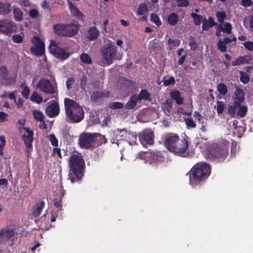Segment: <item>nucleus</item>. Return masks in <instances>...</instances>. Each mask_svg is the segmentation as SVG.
I'll list each match as a JSON object with an SVG mask.
<instances>
[{"label": "nucleus", "mask_w": 253, "mask_h": 253, "mask_svg": "<svg viewBox=\"0 0 253 253\" xmlns=\"http://www.w3.org/2000/svg\"><path fill=\"white\" fill-rule=\"evenodd\" d=\"M65 113L69 121L78 123L84 118V112L82 107L75 101L70 98L64 99Z\"/></svg>", "instance_id": "3"}, {"label": "nucleus", "mask_w": 253, "mask_h": 253, "mask_svg": "<svg viewBox=\"0 0 253 253\" xmlns=\"http://www.w3.org/2000/svg\"><path fill=\"white\" fill-rule=\"evenodd\" d=\"M245 47L249 51H253V42L248 41L244 43Z\"/></svg>", "instance_id": "64"}, {"label": "nucleus", "mask_w": 253, "mask_h": 253, "mask_svg": "<svg viewBox=\"0 0 253 253\" xmlns=\"http://www.w3.org/2000/svg\"><path fill=\"white\" fill-rule=\"evenodd\" d=\"M87 84V77L84 75L81 77L80 80V86L83 89H85Z\"/></svg>", "instance_id": "57"}, {"label": "nucleus", "mask_w": 253, "mask_h": 253, "mask_svg": "<svg viewBox=\"0 0 253 253\" xmlns=\"http://www.w3.org/2000/svg\"><path fill=\"white\" fill-rule=\"evenodd\" d=\"M75 82L74 78L70 77L67 79L66 82V84L68 89H70L72 87L73 84Z\"/></svg>", "instance_id": "61"}, {"label": "nucleus", "mask_w": 253, "mask_h": 253, "mask_svg": "<svg viewBox=\"0 0 253 253\" xmlns=\"http://www.w3.org/2000/svg\"><path fill=\"white\" fill-rule=\"evenodd\" d=\"M164 144L169 151L181 157L185 156L189 147L185 138L180 139L177 134L173 133L166 134Z\"/></svg>", "instance_id": "1"}, {"label": "nucleus", "mask_w": 253, "mask_h": 253, "mask_svg": "<svg viewBox=\"0 0 253 253\" xmlns=\"http://www.w3.org/2000/svg\"><path fill=\"white\" fill-rule=\"evenodd\" d=\"M14 231L12 229H3L0 230V244H3L7 241H9L10 238L13 236Z\"/></svg>", "instance_id": "16"}, {"label": "nucleus", "mask_w": 253, "mask_h": 253, "mask_svg": "<svg viewBox=\"0 0 253 253\" xmlns=\"http://www.w3.org/2000/svg\"><path fill=\"white\" fill-rule=\"evenodd\" d=\"M234 87L236 88L234 92V101H236L240 104L245 100V93L243 89L239 87L236 84H234Z\"/></svg>", "instance_id": "18"}, {"label": "nucleus", "mask_w": 253, "mask_h": 253, "mask_svg": "<svg viewBox=\"0 0 253 253\" xmlns=\"http://www.w3.org/2000/svg\"><path fill=\"white\" fill-rule=\"evenodd\" d=\"M68 4L72 16L77 17L79 19H84V15L77 7L74 6L69 0H68Z\"/></svg>", "instance_id": "19"}, {"label": "nucleus", "mask_w": 253, "mask_h": 253, "mask_svg": "<svg viewBox=\"0 0 253 253\" xmlns=\"http://www.w3.org/2000/svg\"><path fill=\"white\" fill-rule=\"evenodd\" d=\"M228 154V145L224 143H218L211 149L208 157L212 161L223 162Z\"/></svg>", "instance_id": "6"}, {"label": "nucleus", "mask_w": 253, "mask_h": 253, "mask_svg": "<svg viewBox=\"0 0 253 253\" xmlns=\"http://www.w3.org/2000/svg\"><path fill=\"white\" fill-rule=\"evenodd\" d=\"M170 98L175 101L178 105H182L184 103V99L181 95L180 92L178 90H172L169 92Z\"/></svg>", "instance_id": "20"}, {"label": "nucleus", "mask_w": 253, "mask_h": 253, "mask_svg": "<svg viewBox=\"0 0 253 253\" xmlns=\"http://www.w3.org/2000/svg\"><path fill=\"white\" fill-rule=\"evenodd\" d=\"M158 154L151 152H143L140 153L139 156L141 159L146 161H156L157 160Z\"/></svg>", "instance_id": "21"}, {"label": "nucleus", "mask_w": 253, "mask_h": 253, "mask_svg": "<svg viewBox=\"0 0 253 253\" xmlns=\"http://www.w3.org/2000/svg\"><path fill=\"white\" fill-rule=\"evenodd\" d=\"M217 89L219 93L222 95H225L227 93V87L223 83H219L218 84Z\"/></svg>", "instance_id": "41"}, {"label": "nucleus", "mask_w": 253, "mask_h": 253, "mask_svg": "<svg viewBox=\"0 0 253 253\" xmlns=\"http://www.w3.org/2000/svg\"><path fill=\"white\" fill-rule=\"evenodd\" d=\"M136 140L137 134L135 132L127 131L126 136L125 140L126 142H127L130 145H132L136 142Z\"/></svg>", "instance_id": "28"}, {"label": "nucleus", "mask_w": 253, "mask_h": 253, "mask_svg": "<svg viewBox=\"0 0 253 253\" xmlns=\"http://www.w3.org/2000/svg\"><path fill=\"white\" fill-rule=\"evenodd\" d=\"M94 135V143L95 147L106 144L107 142V139L106 137L99 133H93Z\"/></svg>", "instance_id": "24"}, {"label": "nucleus", "mask_w": 253, "mask_h": 253, "mask_svg": "<svg viewBox=\"0 0 253 253\" xmlns=\"http://www.w3.org/2000/svg\"><path fill=\"white\" fill-rule=\"evenodd\" d=\"M37 87L46 94L51 95L55 94V97L57 96L58 89L57 86L52 84L47 79L41 78L37 85Z\"/></svg>", "instance_id": "8"}, {"label": "nucleus", "mask_w": 253, "mask_h": 253, "mask_svg": "<svg viewBox=\"0 0 253 253\" xmlns=\"http://www.w3.org/2000/svg\"><path fill=\"white\" fill-rule=\"evenodd\" d=\"M127 130L126 129H119L113 131L111 133V142L119 145V141L125 140L126 136Z\"/></svg>", "instance_id": "13"}, {"label": "nucleus", "mask_w": 253, "mask_h": 253, "mask_svg": "<svg viewBox=\"0 0 253 253\" xmlns=\"http://www.w3.org/2000/svg\"><path fill=\"white\" fill-rule=\"evenodd\" d=\"M239 106L237 111V115L240 118H243L246 115L248 108L247 106L242 105L241 103H240Z\"/></svg>", "instance_id": "32"}, {"label": "nucleus", "mask_w": 253, "mask_h": 253, "mask_svg": "<svg viewBox=\"0 0 253 253\" xmlns=\"http://www.w3.org/2000/svg\"><path fill=\"white\" fill-rule=\"evenodd\" d=\"M151 20L152 22L154 23L157 26H160L162 25V22L159 16L156 14H151Z\"/></svg>", "instance_id": "51"}, {"label": "nucleus", "mask_w": 253, "mask_h": 253, "mask_svg": "<svg viewBox=\"0 0 253 253\" xmlns=\"http://www.w3.org/2000/svg\"><path fill=\"white\" fill-rule=\"evenodd\" d=\"M223 24V27L222 26V24H219L220 30L226 34H231L232 29V25L229 22H226Z\"/></svg>", "instance_id": "37"}, {"label": "nucleus", "mask_w": 253, "mask_h": 253, "mask_svg": "<svg viewBox=\"0 0 253 253\" xmlns=\"http://www.w3.org/2000/svg\"><path fill=\"white\" fill-rule=\"evenodd\" d=\"M13 15L16 21H21L23 20V14L19 8H16L13 9Z\"/></svg>", "instance_id": "40"}, {"label": "nucleus", "mask_w": 253, "mask_h": 253, "mask_svg": "<svg viewBox=\"0 0 253 253\" xmlns=\"http://www.w3.org/2000/svg\"><path fill=\"white\" fill-rule=\"evenodd\" d=\"M117 52V47L112 43H108L102 48L101 54L108 65L111 64L116 58Z\"/></svg>", "instance_id": "9"}, {"label": "nucleus", "mask_w": 253, "mask_h": 253, "mask_svg": "<svg viewBox=\"0 0 253 253\" xmlns=\"http://www.w3.org/2000/svg\"><path fill=\"white\" fill-rule=\"evenodd\" d=\"M239 104L236 101H234L233 105L229 106L228 108V113L231 117H235L236 110L238 109Z\"/></svg>", "instance_id": "33"}, {"label": "nucleus", "mask_w": 253, "mask_h": 253, "mask_svg": "<svg viewBox=\"0 0 253 253\" xmlns=\"http://www.w3.org/2000/svg\"><path fill=\"white\" fill-rule=\"evenodd\" d=\"M80 30V24L78 23L67 24L57 23L53 26L54 33L59 36L71 38L75 36Z\"/></svg>", "instance_id": "5"}, {"label": "nucleus", "mask_w": 253, "mask_h": 253, "mask_svg": "<svg viewBox=\"0 0 253 253\" xmlns=\"http://www.w3.org/2000/svg\"><path fill=\"white\" fill-rule=\"evenodd\" d=\"M15 24L11 21H0V32L7 35L13 32L15 29Z\"/></svg>", "instance_id": "14"}, {"label": "nucleus", "mask_w": 253, "mask_h": 253, "mask_svg": "<svg viewBox=\"0 0 253 253\" xmlns=\"http://www.w3.org/2000/svg\"><path fill=\"white\" fill-rule=\"evenodd\" d=\"M216 104H217V106H216V108L217 113L218 114H221L224 111V110L225 108V105H224L223 102H222L221 101H217ZM214 107L215 108V106Z\"/></svg>", "instance_id": "48"}, {"label": "nucleus", "mask_w": 253, "mask_h": 253, "mask_svg": "<svg viewBox=\"0 0 253 253\" xmlns=\"http://www.w3.org/2000/svg\"><path fill=\"white\" fill-rule=\"evenodd\" d=\"M42 100V97L37 92H34L31 97V100L32 101H34L38 103H40Z\"/></svg>", "instance_id": "52"}, {"label": "nucleus", "mask_w": 253, "mask_h": 253, "mask_svg": "<svg viewBox=\"0 0 253 253\" xmlns=\"http://www.w3.org/2000/svg\"><path fill=\"white\" fill-rule=\"evenodd\" d=\"M44 202L42 201L33 208L32 214L34 217H38L39 216L44 208Z\"/></svg>", "instance_id": "25"}, {"label": "nucleus", "mask_w": 253, "mask_h": 253, "mask_svg": "<svg viewBox=\"0 0 253 253\" xmlns=\"http://www.w3.org/2000/svg\"><path fill=\"white\" fill-rule=\"evenodd\" d=\"M33 114L36 120L44 122L43 118L44 116L41 111L37 110H34L33 111Z\"/></svg>", "instance_id": "39"}, {"label": "nucleus", "mask_w": 253, "mask_h": 253, "mask_svg": "<svg viewBox=\"0 0 253 253\" xmlns=\"http://www.w3.org/2000/svg\"><path fill=\"white\" fill-rule=\"evenodd\" d=\"M24 35L22 36L20 34L13 35L12 36V40L15 43H20L23 41Z\"/></svg>", "instance_id": "53"}, {"label": "nucleus", "mask_w": 253, "mask_h": 253, "mask_svg": "<svg viewBox=\"0 0 253 253\" xmlns=\"http://www.w3.org/2000/svg\"><path fill=\"white\" fill-rule=\"evenodd\" d=\"M211 167L206 163H197L186 175L189 174L190 184L194 186L207 179L211 173Z\"/></svg>", "instance_id": "2"}, {"label": "nucleus", "mask_w": 253, "mask_h": 253, "mask_svg": "<svg viewBox=\"0 0 253 253\" xmlns=\"http://www.w3.org/2000/svg\"><path fill=\"white\" fill-rule=\"evenodd\" d=\"M29 14L31 18H36L38 17L39 13L37 9H32L29 10Z\"/></svg>", "instance_id": "62"}, {"label": "nucleus", "mask_w": 253, "mask_h": 253, "mask_svg": "<svg viewBox=\"0 0 253 253\" xmlns=\"http://www.w3.org/2000/svg\"><path fill=\"white\" fill-rule=\"evenodd\" d=\"M81 61L84 64H90L92 63L90 57L86 53H83L80 55Z\"/></svg>", "instance_id": "42"}, {"label": "nucleus", "mask_w": 253, "mask_h": 253, "mask_svg": "<svg viewBox=\"0 0 253 253\" xmlns=\"http://www.w3.org/2000/svg\"><path fill=\"white\" fill-rule=\"evenodd\" d=\"M148 11V7L146 3H142L139 4L138 9V15H143Z\"/></svg>", "instance_id": "45"}, {"label": "nucleus", "mask_w": 253, "mask_h": 253, "mask_svg": "<svg viewBox=\"0 0 253 253\" xmlns=\"http://www.w3.org/2000/svg\"><path fill=\"white\" fill-rule=\"evenodd\" d=\"M24 130L26 133L22 135V139L24 142L26 150L28 153H30L32 150V142L34 138V132L29 127L24 128Z\"/></svg>", "instance_id": "12"}, {"label": "nucleus", "mask_w": 253, "mask_h": 253, "mask_svg": "<svg viewBox=\"0 0 253 253\" xmlns=\"http://www.w3.org/2000/svg\"><path fill=\"white\" fill-rule=\"evenodd\" d=\"M48 138L52 146L55 147L58 146V141L54 134H50Z\"/></svg>", "instance_id": "55"}, {"label": "nucleus", "mask_w": 253, "mask_h": 253, "mask_svg": "<svg viewBox=\"0 0 253 253\" xmlns=\"http://www.w3.org/2000/svg\"><path fill=\"white\" fill-rule=\"evenodd\" d=\"M69 167L70 172H72L76 178L70 176L71 183L82 179L83 175L84 169L85 167V163L82 157L80 155L72 154L69 159Z\"/></svg>", "instance_id": "4"}, {"label": "nucleus", "mask_w": 253, "mask_h": 253, "mask_svg": "<svg viewBox=\"0 0 253 253\" xmlns=\"http://www.w3.org/2000/svg\"><path fill=\"white\" fill-rule=\"evenodd\" d=\"M172 102L169 99H166L162 105V109L166 114H169L171 112Z\"/></svg>", "instance_id": "27"}, {"label": "nucleus", "mask_w": 253, "mask_h": 253, "mask_svg": "<svg viewBox=\"0 0 253 253\" xmlns=\"http://www.w3.org/2000/svg\"><path fill=\"white\" fill-rule=\"evenodd\" d=\"M217 48L221 52H225L227 50L226 44L220 39L217 43Z\"/></svg>", "instance_id": "54"}, {"label": "nucleus", "mask_w": 253, "mask_h": 253, "mask_svg": "<svg viewBox=\"0 0 253 253\" xmlns=\"http://www.w3.org/2000/svg\"><path fill=\"white\" fill-rule=\"evenodd\" d=\"M180 43V40L169 38L168 40V47L169 50L172 49L175 47L178 46Z\"/></svg>", "instance_id": "36"}, {"label": "nucleus", "mask_w": 253, "mask_h": 253, "mask_svg": "<svg viewBox=\"0 0 253 253\" xmlns=\"http://www.w3.org/2000/svg\"><path fill=\"white\" fill-rule=\"evenodd\" d=\"M136 95V97L138 101H140L142 100H150V95L148 92V91L146 89H142L139 92V94H135Z\"/></svg>", "instance_id": "29"}, {"label": "nucleus", "mask_w": 253, "mask_h": 253, "mask_svg": "<svg viewBox=\"0 0 253 253\" xmlns=\"http://www.w3.org/2000/svg\"><path fill=\"white\" fill-rule=\"evenodd\" d=\"M94 133L85 132L81 134L79 143L81 148L90 149L95 148Z\"/></svg>", "instance_id": "10"}, {"label": "nucleus", "mask_w": 253, "mask_h": 253, "mask_svg": "<svg viewBox=\"0 0 253 253\" xmlns=\"http://www.w3.org/2000/svg\"><path fill=\"white\" fill-rule=\"evenodd\" d=\"M59 42H57L54 40H51L48 46L49 52L55 57L62 60L67 59L70 54L65 51L64 48L60 47Z\"/></svg>", "instance_id": "7"}, {"label": "nucleus", "mask_w": 253, "mask_h": 253, "mask_svg": "<svg viewBox=\"0 0 253 253\" xmlns=\"http://www.w3.org/2000/svg\"><path fill=\"white\" fill-rule=\"evenodd\" d=\"M185 123L187 126V127L195 128L196 126V123L194 122L192 118H188L185 119Z\"/></svg>", "instance_id": "50"}, {"label": "nucleus", "mask_w": 253, "mask_h": 253, "mask_svg": "<svg viewBox=\"0 0 253 253\" xmlns=\"http://www.w3.org/2000/svg\"><path fill=\"white\" fill-rule=\"evenodd\" d=\"M189 44L190 46L191 49L192 50H196L197 47V44L196 43V40L193 37H190L189 38Z\"/></svg>", "instance_id": "58"}, {"label": "nucleus", "mask_w": 253, "mask_h": 253, "mask_svg": "<svg viewBox=\"0 0 253 253\" xmlns=\"http://www.w3.org/2000/svg\"><path fill=\"white\" fill-rule=\"evenodd\" d=\"M109 108L112 109H122L124 107V103L120 102H114L109 104Z\"/></svg>", "instance_id": "49"}, {"label": "nucleus", "mask_w": 253, "mask_h": 253, "mask_svg": "<svg viewBox=\"0 0 253 253\" xmlns=\"http://www.w3.org/2000/svg\"><path fill=\"white\" fill-rule=\"evenodd\" d=\"M178 17L176 13L173 12L168 17V22L171 26H175L178 22Z\"/></svg>", "instance_id": "30"}, {"label": "nucleus", "mask_w": 253, "mask_h": 253, "mask_svg": "<svg viewBox=\"0 0 253 253\" xmlns=\"http://www.w3.org/2000/svg\"><path fill=\"white\" fill-rule=\"evenodd\" d=\"M163 82L164 85L166 86L173 85L175 83V79L173 77H171L168 79H166V77H164Z\"/></svg>", "instance_id": "47"}, {"label": "nucleus", "mask_w": 253, "mask_h": 253, "mask_svg": "<svg viewBox=\"0 0 253 253\" xmlns=\"http://www.w3.org/2000/svg\"><path fill=\"white\" fill-rule=\"evenodd\" d=\"M134 84L132 81L130 80L124 79L121 82L122 87L125 88V89H129L133 86Z\"/></svg>", "instance_id": "43"}, {"label": "nucleus", "mask_w": 253, "mask_h": 253, "mask_svg": "<svg viewBox=\"0 0 253 253\" xmlns=\"http://www.w3.org/2000/svg\"><path fill=\"white\" fill-rule=\"evenodd\" d=\"M59 105L58 103L55 101H53L50 105L48 106L45 110L46 115L50 118L57 116L59 114Z\"/></svg>", "instance_id": "15"}, {"label": "nucleus", "mask_w": 253, "mask_h": 253, "mask_svg": "<svg viewBox=\"0 0 253 253\" xmlns=\"http://www.w3.org/2000/svg\"><path fill=\"white\" fill-rule=\"evenodd\" d=\"M177 5L178 7H186L189 5V2L188 0H176Z\"/></svg>", "instance_id": "60"}, {"label": "nucleus", "mask_w": 253, "mask_h": 253, "mask_svg": "<svg viewBox=\"0 0 253 253\" xmlns=\"http://www.w3.org/2000/svg\"><path fill=\"white\" fill-rule=\"evenodd\" d=\"M239 74L240 75V81L244 84H248L249 82L250 79L249 75L246 72L242 71H240Z\"/></svg>", "instance_id": "38"}, {"label": "nucleus", "mask_w": 253, "mask_h": 253, "mask_svg": "<svg viewBox=\"0 0 253 253\" xmlns=\"http://www.w3.org/2000/svg\"><path fill=\"white\" fill-rule=\"evenodd\" d=\"M109 96V92L105 90L94 91L90 95V100L92 102H96Z\"/></svg>", "instance_id": "17"}, {"label": "nucleus", "mask_w": 253, "mask_h": 253, "mask_svg": "<svg viewBox=\"0 0 253 253\" xmlns=\"http://www.w3.org/2000/svg\"><path fill=\"white\" fill-rule=\"evenodd\" d=\"M190 15L193 19L194 24L196 26H200L201 23L202 17L194 12L191 13Z\"/></svg>", "instance_id": "44"}, {"label": "nucleus", "mask_w": 253, "mask_h": 253, "mask_svg": "<svg viewBox=\"0 0 253 253\" xmlns=\"http://www.w3.org/2000/svg\"><path fill=\"white\" fill-rule=\"evenodd\" d=\"M139 138L142 144L152 145L154 143V132L150 129H145L139 133Z\"/></svg>", "instance_id": "11"}, {"label": "nucleus", "mask_w": 253, "mask_h": 253, "mask_svg": "<svg viewBox=\"0 0 253 253\" xmlns=\"http://www.w3.org/2000/svg\"><path fill=\"white\" fill-rule=\"evenodd\" d=\"M216 16L219 24H222L226 17V15L224 11H217L216 13Z\"/></svg>", "instance_id": "46"}, {"label": "nucleus", "mask_w": 253, "mask_h": 253, "mask_svg": "<svg viewBox=\"0 0 253 253\" xmlns=\"http://www.w3.org/2000/svg\"><path fill=\"white\" fill-rule=\"evenodd\" d=\"M30 93V89L27 86H24L23 88L21 94L22 96L25 98H28Z\"/></svg>", "instance_id": "63"}, {"label": "nucleus", "mask_w": 253, "mask_h": 253, "mask_svg": "<svg viewBox=\"0 0 253 253\" xmlns=\"http://www.w3.org/2000/svg\"><path fill=\"white\" fill-rule=\"evenodd\" d=\"M138 100L136 97V95H131L128 101L126 104V108L127 110L133 109L136 106Z\"/></svg>", "instance_id": "26"}, {"label": "nucleus", "mask_w": 253, "mask_h": 253, "mask_svg": "<svg viewBox=\"0 0 253 253\" xmlns=\"http://www.w3.org/2000/svg\"><path fill=\"white\" fill-rule=\"evenodd\" d=\"M10 5L0 1V14L5 15L10 11Z\"/></svg>", "instance_id": "34"}, {"label": "nucleus", "mask_w": 253, "mask_h": 253, "mask_svg": "<svg viewBox=\"0 0 253 253\" xmlns=\"http://www.w3.org/2000/svg\"><path fill=\"white\" fill-rule=\"evenodd\" d=\"M214 19L211 17H209L208 20L204 18L202 22V29L203 31H208L209 29L214 26L217 25Z\"/></svg>", "instance_id": "23"}, {"label": "nucleus", "mask_w": 253, "mask_h": 253, "mask_svg": "<svg viewBox=\"0 0 253 253\" xmlns=\"http://www.w3.org/2000/svg\"><path fill=\"white\" fill-rule=\"evenodd\" d=\"M62 199H58L57 198H54V205L55 207L57 208L58 211H61L62 210V205L61 203Z\"/></svg>", "instance_id": "56"}, {"label": "nucleus", "mask_w": 253, "mask_h": 253, "mask_svg": "<svg viewBox=\"0 0 253 253\" xmlns=\"http://www.w3.org/2000/svg\"><path fill=\"white\" fill-rule=\"evenodd\" d=\"M31 52L37 56H41L45 53V49L38 46L31 47L30 48Z\"/></svg>", "instance_id": "31"}, {"label": "nucleus", "mask_w": 253, "mask_h": 253, "mask_svg": "<svg viewBox=\"0 0 253 253\" xmlns=\"http://www.w3.org/2000/svg\"><path fill=\"white\" fill-rule=\"evenodd\" d=\"M26 122V120L24 118L20 119L17 122V127L18 128L19 130L21 132L23 129L24 130V125Z\"/></svg>", "instance_id": "59"}, {"label": "nucleus", "mask_w": 253, "mask_h": 253, "mask_svg": "<svg viewBox=\"0 0 253 253\" xmlns=\"http://www.w3.org/2000/svg\"><path fill=\"white\" fill-rule=\"evenodd\" d=\"M99 35V31L95 27H90L87 31L86 38L88 40L93 41L97 39Z\"/></svg>", "instance_id": "22"}, {"label": "nucleus", "mask_w": 253, "mask_h": 253, "mask_svg": "<svg viewBox=\"0 0 253 253\" xmlns=\"http://www.w3.org/2000/svg\"><path fill=\"white\" fill-rule=\"evenodd\" d=\"M31 42L35 46L41 47L45 49L44 43L42 41L40 37L34 36L31 39Z\"/></svg>", "instance_id": "35"}]
</instances>
